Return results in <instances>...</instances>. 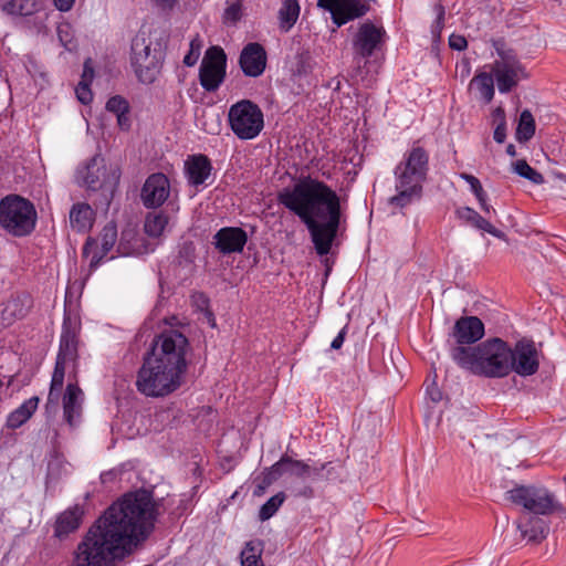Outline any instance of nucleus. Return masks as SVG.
<instances>
[{
	"mask_svg": "<svg viewBox=\"0 0 566 566\" xmlns=\"http://www.w3.org/2000/svg\"><path fill=\"white\" fill-rule=\"evenodd\" d=\"M158 515L153 493L145 489L125 494L88 528L70 566H115V560L151 533Z\"/></svg>",
	"mask_w": 566,
	"mask_h": 566,
	"instance_id": "1",
	"label": "nucleus"
},
{
	"mask_svg": "<svg viewBox=\"0 0 566 566\" xmlns=\"http://www.w3.org/2000/svg\"><path fill=\"white\" fill-rule=\"evenodd\" d=\"M277 200L306 226L315 251L331 252L340 224V198L324 181L311 176L301 178L293 188H284Z\"/></svg>",
	"mask_w": 566,
	"mask_h": 566,
	"instance_id": "2",
	"label": "nucleus"
},
{
	"mask_svg": "<svg viewBox=\"0 0 566 566\" xmlns=\"http://www.w3.org/2000/svg\"><path fill=\"white\" fill-rule=\"evenodd\" d=\"M453 361L476 376L502 378L510 374L511 347L499 337L489 338L476 346H452Z\"/></svg>",
	"mask_w": 566,
	"mask_h": 566,
	"instance_id": "3",
	"label": "nucleus"
},
{
	"mask_svg": "<svg viewBox=\"0 0 566 566\" xmlns=\"http://www.w3.org/2000/svg\"><path fill=\"white\" fill-rule=\"evenodd\" d=\"M429 154L419 145H413L405 153L401 161L395 167V189L397 193L389 198V205L405 208L420 200L423 185L428 179Z\"/></svg>",
	"mask_w": 566,
	"mask_h": 566,
	"instance_id": "4",
	"label": "nucleus"
},
{
	"mask_svg": "<svg viewBox=\"0 0 566 566\" xmlns=\"http://www.w3.org/2000/svg\"><path fill=\"white\" fill-rule=\"evenodd\" d=\"M184 374L145 355L137 371L135 386L139 394L150 398L169 396L180 388Z\"/></svg>",
	"mask_w": 566,
	"mask_h": 566,
	"instance_id": "5",
	"label": "nucleus"
},
{
	"mask_svg": "<svg viewBox=\"0 0 566 566\" xmlns=\"http://www.w3.org/2000/svg\"><path fill=\"white\" fill-rule=\"evenodd\" d=\"M38 212L29 199L19 195H8L0 200V228L9 235H30L36 226Z\"/></svg>",
	"mask_w": 566,
	"mask_h": 566,
	"instance_id": "6",
	"label": "nucleus"
},
{
	"mask_svg": "<svg viewBox=\"0 0 566 566\" xmlns=\"http://www.w3.org/2000/svg\"><path fill=\"white\" fill-rule=\"evenodd\" d=\"M189 349L188 338L179 331L169 329L155 337L146 355L185 375L188 368L186 355Z\"/></svg>",
	"mask_w": 566,
	"mask_h": 566,
	"instance_id": "7",
	"label": "nucleus"
},
{
	"mask_svg": "<svg viewBox=\"0 0 566 566\" xmlns=\"http://www.w3.org/2000/svg\"><path fill=\"white\" fill-rule=\"evenodd\" d=\"M164 52L160 44L153 46V42L145 32H138L132 41L130 62L138 80L151 84L160 73Z\"/></svg>",
	"mask_w": 566,
	"mask_h": 566,
	"instance_id": "8",
	"label": "nucleus"
},
{
	"mask_svg": "<svg viewBox=\"0 0 566 566\" xmlns=\"http://www.w3.org/2000/svg\"><path fill=\"white\" fill-rule=\"evenodd\" d=\"M228 118L234 135L244 140L255 138L264 126L261 108L249 99L233 104L229 109Z\"/></svg>",
	"mask_w": 566,
	"mask_h": 566,
	"instance_id": "9",
	"label": "nucleus"
},
{
	"mask_svg": "<svg viewBox=\"0 0 566 566\" xmlns=\"http://www.w3.org/2000/svg\"><path fill=\"white\" fill-rule=\"evenodd\" d=\"M77 358V337L74 331L65 327L60 339V348L56 356L54 370L50 384V390L46 400L49 406L57 407L61 391L64 385L65 369L69 361H75Z\"/></svg>",
	"mask_w": 566,
	"mask_h": 566,
	"instance_id": "10",
	"label": "nucleus"
},
{
	"mask_svg": "<svg viewBox=\"0 0 566 566\" xmlns=\"http://www.w3.org/2000/svg\"><path fill=\"white\" fill-rule=\"evenodd\" d=\"M506 496L535 515H549L562 509L555 495L543 486L520 485L507 491Z\"/></svg>",
	"mask_w": 566,
	"mask_h": 566,
	"instance_id": "11",
	"label": "nucleus"
},
{
	"mask_svg": "<svg viewBox=\"0 0 566 566\" xmlns=\"http://www.w3.org/2000/svg\"><path fill=\"white\" fill-rule=\"evenodd\" d=\"M227 55L222 48L210 46L199 67V82L207 92H216L226 78Z\"/></svg>",
	"mask_w": 566,
	"mask_h": 566,
	"instance_id": "12",
	"label": "nucleus"
},
{
	"mask_svg": "<svg viewBox=\"0 0 566 566\" xmlns=\"http://www.w3.org/2000/svg\"><path fill=\"white\" fill-rule=\"evenodd\" d=\"M511 350L510 373L515 371L522 377H528L538 371L541 352L534 340L522 338L515 343L513 348L511 347Z\"/></svg>",
	"mask_w": 566,
	"mask_h": 566,
	"instance_id": "13",
	"label": "nucleus"
},
{
	"mask_svg": "<svg viewBox=\"0 0 566 566\" xmlns=\"http://www.w3.org/2000/svg\"><path fill=\"white\" fill-rule=\"evenodd\" d=\"M117 227L114 221L107 222L97 238L88 237L83 247V255L90 258V269L95 270L102 260L114 248L117 241Z\"/></svg>",
	"mask_w": 566,
	"mask_h": 566,
	"instance_id": "14",
	"label": "nucleus"
},
{
	"mask_svg": "<svg viewBox=\"0 0 566 566\" xmlns=\"http://www.w3.org/2000/svg\"><path fill=\"white\" fill-rule=\"evenodd\" d=\"M317 4L331 12L337 27L365 15L370 9L366 0H318Z\"/></svg>",
	"mask_w": 566,
	"mask_h": 566,
	"instance_id": "15",
	"label": "nucleus"
},
{
	"mask_svg": "<svg viewBox=\"0 0 566 566\" xmlns=\"http://www.w3.org/2000/svg\"><path fill=\"white\" fill-rule=\"evenodd\" d=\"M386 32L382 28L376 27L373 22L366 21L360 24L353 39V48L356 56L360 59L370 57L379 50Z\"/></svg>",
	"mask_w": 566,
	"mask_h": 566,
	"instance_id": "16",
	"label": "nucleus"
},
{
	"mask_svg": "<svg viewBox=\"0 0 566 566\" xmlns=\"http://www.w3.org/2000/svg\"><path fill=\"white\" fill-rule=\"evenodd\" d=\"M169 193V179L166 175L157 172L146 179L140 198L146 208H158L168 199Z\"/></svg>",
	"mask_w": 566,
	"mask_h": 566,
	"instance_id": "17",
	"label": "nucleus"
},
{
	"mask_svg": "<svg viewBox=\"0 0 566 566\" xmlns=\"http://www.w3.org/2000/svg\"><path fill=\"white\" fill-rule=\"evenodd\" d=\"M247 242L248 234L240 227L221 228L212 237L213 247L223 255L241 253Z\"/></svg>",
	"mask_w": 566,
	"mask_h": 566,
	"instance_id": "18",
	"label": "nucleus"
},
{
	"mask_svg": "<svg viewBox=\"0 0 566 566\" xmlns=\"http://www.w3.org/2000/svg\"><path fill=\"white\" fill-rule=\"evenodd\" d=\"M266 51L258 42L245 44L239 56V65L245 76L259 77L266 67Z\"/></svg>",
	"mask_w": 566,
	"mask_h": 566,
	"instance_id": "19",
	"label": "nucleus"
},
{
	"mask_svg": "<svg viewBox=\"0 0 566 566\" xmlns=\"http://www.w3.org/2000/svg\"><path fill=\"white\" fill-rule=\"evenodd\" d=\"M484 324L478 316H461L455 321L451 336L454 346H470L484 336Z\"/></svg>",
	"mask_w": 566,
	"mask_h": 566,
	"instance_id": "20",
	"label": "nucleus"
},
{
	"mask_svg": "<svg viewBox=\"0 0 566 566\" xmlns=\"http://www.w3.org/2000/svg\"><path fill=\"white\" fill-rule=\"evenodd\" d=\"M84 513V506L80 504H75L60 513L54 523V537L62 541L76 532L82 524Z\"/></svg>",
	"mask_w": 566,
	"mask_h": 566,
	"instance_id": "21",
	"label": "nucleus"
},
{
	"mask_svg": "<svg viewBox=\"0 0 566 566\" xmlns=\"http://www.w3.org/2000/svg\"><path fill=\"white\" fill-rule=\"evenodd\" d=\"M526 77L528 74L518 61H505L495 71L497 88L501 93H509L521 78Z\"/></svg>",
	"mask_w": 566,
	"mask_h": 566,
	"instance_id": "22",
	"label": "nucleus"
},
{
	"mask_svg": "<svg viewBox=\"0 0 566 566\" xmlns=\"http://www.w3.org/2000/svg\"><path fill=\"white\" fill-rule=\"evenodd\" d=\"M106 168L104 159L99 156H94L87 165L78 171V177L83 184L91 190H97L105 185Z\"/></svg>",
	"mask_w": 566,
	"mask_h": 566,
	"instance_id": "23",
	"label": "nucleus"
},
{
	"mask_svg": "<svg viewBox=\"0 0 566 566\" xmlns=\"http://www.w3.org/2000/svg\"><path fill=\"white\" fill-rule=\"evenodd\" d=\"M83 391L77 384H69L63 396V413L66 422L73 427L82 412Z\"/></svg>",
	"mask_w": 566,
	"mask_h": 566,
	"instance_id": "24",
	"label": "nucleus"
},
{
	"mask_svg": "<svg viewBox=\"0 0 566 566\" xmlns=\"http://www.w3.org/2000/svg\"><path fill=\"white\" fill-rule=\"evenodd\" d=\"M517 528L524 538L535 544L544 541L549 532L548 523L536 515H527L521 518L517 523Z\"/></svg>",
	"mask_w": 566,
	"mask_h": 566,
	"instance_id": "25",
	"label": "nucleus"
},
{
	"mask_svg": "<svg viewBox=\"0 0 566 566\" xmlns=\"http://www.w3.org/2000/svg\"><path fill=\"white\" fill-rule=\"evenodd\" d=\"M211 169V163L207 156H192L186 164L189 184L192 186L202 185L210 176Z\"/></svg>",
	"mask_w": 566,
	"mask_h": 566,
	"instance_id": "26",
	"label": "nucleus"
},
{
	"mask_svg": "<svg viewBox=\"0 0 566 566\" xmlns=\"http://www.w3.org/2000/svg\"><path fill=\"white\" fill-rule=\"evenodd\" d=\"M70 227L76 232H86L93 227L95 213L85 202L74 203L70 210Z\"/></svg>",
	"mask_w": 566,
	"mask_h": 566,
	"instance_id": "27",
	"label": "nucleus"
},
{
	"mask_svg": "<svg viewBox=\"0 0 566 566\" xmlns=\"http://www.w3.org/2000/svg\"><path fill=\"white\" fill-rule=\"evenodd\" d=\"M457 212L460 219L470 223L474 228L483 230L497 239H506V235L503 231L496 229L492 223H490L485 218L479 214L474 209L470 207H464L459 209Z\"/></svg>",
	"mask_w": 566,
	"mask_h": 566,
	"instance_id": "28",
	"label": "nucleus"
},
{
	"mask_svg": "<svg viewBox=\"0 0 566 566\" xmlns=\"http://www.w3.org/2000/svg\"><path fill=\"white\" fill-rule=\"evenodd\" d=\"M39 403L38 397H31L25 400L20 407L13 410L7 418V426L10 429L20 428L24 424L35 412Z\"/></svg>",
	"mask_w": 566,
	"mask_h": 566,
	"instance_id": "29",
	"label": "nucleus"
},
{
	"mask_svg": "<svg viewBox=\"0 0 566 566\" xmlns=\"http://www.w3.org/2000/svg\"><path fill=\"white\" fill-rule=\"evenodd\" d=\"M300 11L301 8L296 0L283 1L277 12L279 27L281 31L289 32L293 28L298 19Z\"/></svg>",
	"mask_w": 566,
	"mask_h": 566,
	"instance_id": "30",
	"label": "nucleus"
},
{
	"mask_svg": "<svg viewBox=\"0 0 566 566\" xmlns=\"http://www.w3.org/2000/svg\"><path fill=\"white\" fill-rule=\"evenodd\" d=\"M42 8L40 0H10L2 6V10L12 15L28 17Z\"/></svg>",
	"mask_w": 566,
	"mask_h": 566,
	"instance_id": "31",
	"label": "nucleus"
},
{
	"mask_svg": "<svg viewBox=\"0 0 566 566\" xmlns=\"http://www.w3.org/2000/svg\"><path fill=\"white\" fill-rule=\"evenodd\" d=\"M263 544L261 541H249L240 554L241 566H264L262 560Z\"/></svg>",
	"mask_w": 566,
	"mask_h": 566,
	"instance_id": "32",
	"label": "nucleus"
},
{
	"mask_svg": "<svg viewBox=\"0 0 566 566\" xmlns=\"http://www.w3.org/2000/svg\"><path fill=\"white\" fill-rule=\"evenodd\" d=\"M169 222L168 216L164 211L148 213L145 220V232L149 237L158 238L164 232Z\"/></svg>",
	"mask_w": 566,
	"mask_h": 566,
	"instance_id": "33",
	"label": "nucleus"
},
{
	"mask_svg": "<svg viewBox=\"0 0 566 566\" xmlns=\"http://www.w3.org/2000/svg\"><path fill=\"white\" fill-rule=\"evenodd\" d=\"M535 134V119L528 109H524L520 115L516 128V139L518 142H528Z\"/></svg>",
	"mask_w": 566,
	"mask_h": 566,
	"instance_id": "34",
	"label": "nucleus"
},
{
	"mask_svg": "<svg viewBox=\"0 0 566 566\" xmlns=\"http://www.w3.org/2000/svg\"><path fill=\"white\" fill-rule=\"evenodd\" d=\"M287 455L284 454L281 459L270 468L264 469L261 472L260 478L264 481L265 486L272 485L277 481L284 473H286Z\"/></svg>",
	"mask_w": 566,
	"mask_h": 566,
	"instance_id": "35",
	"label": "nucleus"
},
{
	"mask_svg": "<svg viewBox=\"0 0 566 566\" xmlns=\"http://www.w3.org/2000/svg\"><path fill=\"white\" fill-rule=\"evenodd\" d=\"M471 84H474L481 96L486 103H490L494 96V81L491 74L480 73L473 77Z\"/></svg>",
	"mask_w": 566,
	"mask_h": 566,
	"instance_id": "36",
	"label": "nucleus"
},
{
	"mask_svg": "<svg viewBox=\"0 0 566 566\" xmlns=\"http://www.w3.org/2000/svg\"><path fill=\"white\" fill-rule=\"evenodd\" d=\"M514 172L518 176L539 185L544 181V177L536 169L532 168L526 160L520 159L512 164Z\"/></svg>",
	"mask_w": 566,
	"mask_h": 566,
	"instance_id": "37",
	"label": "nucleus"
},
{
	"mask_svg": "<svg viewBox=\"0 0 566 566\" xmlns=\"http://www.w3.org/2000/svg\"><path fill=\"white\" fill-rule=\"evenodd\" d=\"M285 501L284 492H279L275 495L271 496L260 509L259 518L261 521H266L271 518L280 509V506Z\"/></svg>",
	"mask_w": 566,
	"mask_h": 566,
	"instance_id": "38",
	"label": "nucleus"
},
{
	"mask_svg": "<svg viewBox=\"0 0 566 566\" xmlns=\"http://www.w3.org/2000/svg\"><path fill=\"white\" fill-rule=\"evenodd\" d=\"M57 38L61 44L70 52L76 49V41L74 31L69 22H63L57 25Z\"/></svg>",
	"mask_w": 566,
	"mask_h": 566,
	"instance_id": "39",
	"label": "nucleus"
},
{
	"mask_svg": "<svg viewBox=\"0 0 566 566\" xmlns=\"http://www.w3.org/2000/svg\"><path fill=\"white\" fill-rule=\"evenodd\" d=\"M202 45H203L202 39L200 38L199 34H196L189 43L188 53L184 57V64L186 66H193L197 63V61L201 54Z\"/></svg>",
	"mask_w": 566,
	"mask_h": 566,
	"instance_id": "40",
	"label": "nucleus"
},
{
	"mask_svg": "<svg viewBox=\"0 0 566 566\" xmlns=\"http://www.w3.org/2000/svg\"><path fill=\"white\" fill-rule=\"evenodd\" d=\"M287 462H286V473H290L292 475H295L297 478H307L311 472V465L301 461V460H294L291 457L287 455Z\"/></svg>",
	"mask_w": 566,
	"mask_h": 566,
	"instance_id": "41",
	"label": "nucleus"
},
{
	"mask_svg": "<svg viewBox=\"0 0 566 566\" xmlns=\"http://www.w3.org/2000/svg\"><path fill=\"white\" fill-rule=\"evenodd\" d=\"M106 109L115 115L120 113H129V104L120 95H115L107 101Z\"/></svg>",
	"mask_w": 566,
	"mask_h": 566,
	"instance_id": "42",
	"label": "nucleus"
},
{
	"mask_svg": "<svg viewBox=\"0 0 566 566\" xmlns=\"http://www.w3.org/2000/svg\"><path fill=\"white\" fill-rule=\"evenodd\" d=\"M242 18V4L240 1L231 3L223 13V21L226 23L235 24Z\"/></svg>",
	"mask_w": 566,
	"mask_h": 566,
	"instance_id": "43",
	"label": "nucleus"
},
{
	"mask_svg": "<svg viewBox=\"0 0 566 566\" xmlns=\"http://www.w3.org/2000/svg\"><path fill=\"white\" fill-rule=\"evenodd\" d=\"M135 237L134 231L132 230H125L122 232L118 245H117V252L122 255H129L134 252V248L129 244V241L132 238Z\"/></svg>",
	"mask_w": 566,
	"mask_h": 566,
	"instance_id": "44",
	"label": "nucleus"
},
{
	"mask_svg": "<svg viewBox=\"0 0 566 566\" xmlns=\"http://www.w3.org/2000/svg\"><path fill=\"white\" fill-rule=\"evenodd\" d=\"M434 11L437 13V19L432 25V34L439 36L441 33V30L443 29V21H444V7L441 3H438L434 6Z\"/></svg>",
	"mask_w": 566,
	"mask_h": 566,
	"instance_id": "45",
	"label": "nucleus"
},
{
	"mask_svg": "<svg viewBox=\"0 0 566 566\" xmlns=\"http://www.w3.org/2000/svg\"><path fill=\"white\" fill-rule=\"evenodd\" d=\"M76 96L83 104H88L92 101V93L88 88V84L83 80L76 88Z\"/></svg>",
	"mask_w": 566,
	"mask_h": 566,
	"instance_id": "46",
	"label": "nucleus"
},
{
	"mask_svg": "<svg viewBox=\"0 0 566 566\" xmlns=\"http://www.w3.org/2000/svg\"><path fill=\"white\" fill-rule=\"evenodd\" d=\"M449 45L453 50L462 51L468 46V41L463 35L452 34L449 38Z\"/></svg>",
	"mask_w": 566,
	"mask_h": 566,
	"instance_id": "47",
	"label": "nucleus"
},
{
	"mask_svg": "<svg viewBox=\"0 0 566 566\" xmlns=\"http://www.w3.org/2000/svg\"><path fill=\"white\" fill-rule=\"evenodd\" d=\"M323 467L325 468V471H324V480L325 481L329 482V481L338 480L339 474L332 462H325V463H323Z\"/></svg>",
	"mask_w": 566,
	"mask_h": 566,
	"instance_id": "48",
	"label": "nucleus"
},
{
	"mask_svg": "<svg viewBox=\"0 0 566 566\" xmlns=\"http://www.w3.org/2000/svg\"><path fill=\"white\" fill-rule=\"evenodd\" d=\"M493 138L499 144L504 143L506 138V123H497L493 133Z\"/></svg>",
	"mask_w": 566,
	"mask_h": 566,
	"instance_id": "49",
	"label": "nucleus"
},
{
	"mask_svg": "<svg viewBox=\"0 0 566 566\" xmlns=\"http://www.w3.org/2000/svg\"><path fill=\"white\" fill-rule=\"evenodd\" d=\"M151 1L155 3V6L159 10H161L164 12L171 11L177 3V0H151Z\"/></svg>",
	"mask_w": 566,
	"mask_h": 566,
	"instance_id": "50",
	"label": "nucleus"
},
{
	"mask_svg": "<svg viewBox=\"0 0 566 566\" xmlns=\"http://www.w3.org/2000/svg\"><path fill=\"white\" fill-rule=\"evenodd\" d=\"M324 471L325 468L323 467V463L319 467H311V472L307 478H311L313 481H325L324 480Z\"/></svg>",
	"mask_w": 566,
	"mask_h": 566,
	"instance_id": "51",
	"label": "nucleus"
},
{
	"mask_svg": "<svg viewBox=\"0 0 566 566\" xmlns=\"http://www.w3.org/2000/svg\"><path fill=\"white\" fill-rule=\"evenodd\" d=\"M117 124L123 130H128L130 128V119L128 113H120L116 115Z\"/></svg>",
	"mask_w": 566,
	"mask_h": 566,
	"instance_id": "52",
	"label": "nucleus"
},
{
	"mask_svg": "<svg viewBox=\"0 0 566 566\" xmlns=\"http://www.w3.org/2000/svg\"><path fill=\"white\" fill-rule=\"evenodd\" d=\"M75 0H53L57 10L66 12L72 9Z\"/></svg>",
	"mask_w": 566,
	"mask_h": 566,
	"instance_id": "53",
	"label": "nucleus"
},
{
	"mask_svg": "<svg viewBox=\"0 0 566 566\" xmlns=\"http://www.w3.org/2000/svg\"><path fill=\"white\" fill-rule=\"evenodd\" d=\"M345 335H346V327H344L339 333L338 335L333 339L332 344H331V347L333 349H339L343 344H344V340H345Z\"/></svg>",
	"mask_w": 566,
	"mask_h": 566,
	"instance_id": "54",
	"label": "nucleus"
},
{
	"mask_svg": "<svg viewBox=\"0 0 566 566\" xmlns=\"http://www.w3.org/2000/svg\"><path fill=\"white\" fill-rule=\"evenodd\" d=\"M427 392L430 396L431 400L438 402L441 400L442 395L441 391L432 385V387L427 388Z\"/></svg>",
	"mask_w": 566,
	"mask_h": 566,
	"instance_id": "55",
	"label": "nucleus"
},
{
	"mask_svg": "<svg viewBox=\"0 0 566 566\" xmlns=\"http://www.w3.org/2000/svg\"><path fill=\"white\" fill-rule=\"evenodd\" d=\"M494 123H506L505 113L502 107H497L493 111Z\"/></svg>",
	"mask_w": 566,
	"mask_h": 566,
	"instance_id": "56",
	"label": "nucleus"
},
{
	"mask_svg": "<svg viewBox=\"0 0 566 566\" xmlns=\"http://www.w3.org/2000/svg\"><path fill=\"white\" fill-rule=\"evenodd\" d=\"M258 479L260 480V482L256 484L255 490H254L253 493H254L255 496H261V495L264 494L265 490L269 486H265L264 481L260 476Z\"/></svg>",
	"mask_w": 566,
	"mask_h": 566,
	"instance_id": "57",
	"label": "nucleus"
},
{
	"mask_svg": "<svg viewBox=\"0 0 566 566\" xmlns=\"http://www.w3.org/2000/svg\"><path fill=\"white\" fill-rule=\"evenodd\" d=\"M298 496H303L305 499H311L314 496V490L311 486H304L298 493Z\"/></svg>",
	"mask_w": 566,
	"mask_h": 566,
	"instance_id": "58",
	"label": "nucleus"
},
{
	"mask_svg": "<svg viewBox=\"0 0 566 566\" xmlns=\"http://www.w3.org/2000/svg\"><path fill=\"white\" fill-rule=\"evenodd\" d=\"M460 178L463 179L464 181H467L470 186L475 184V180H479L475 176L467 174V172L460 174Z\"/></svg>",
	"mask_w": 566,
	"mask_h": 566,
	"instance_id": "59",
	"label": "nucleus"
},
{
	"mask_svg": "<svg viewBox=\"0 0 566 566\" xmlns=\"http://www.w3.org/2000/svg\"><path fill=\"white\" fill-rule=\"evenodd\" d=\"M474 196L478 199L479 203L488 201V195L484 189L479 190Z\"/></svg>",
	"mask_w": 566,
	"mask_h": 566,
	"instance_id": "60",
	"label": "nucleus"
},
{
	"mask_svg": "<svg viewBox=\"0 0 566 566\" xmlns=\"http://www.w3.org/2000/svg\"><path fill=\"white\" fill-rule=\"evenodd\" d=\"M480 208L482 209V211L486 214L491 213L492 212H495V209L492 208V206H490L488 203V201H484L482 203H480Z\"/></svg>",
	"mask_w": 566,
	"mask_h": 566,
	"instance_id": "61",
	"label": "nucleus"
},
{
	"mask_svg": "<svg viewBox=\"0 0 566 566\" xmlns=\"http://www.w3.org/2000/svg\"><path fill=\"white\" fill-rule=\"evenodd\" d=\"M17 306L18 300H12L7 304L6 311H10L12 314H15Z\"/></svg>",
	"mask_w": 566,
	"mask_h": 566,
	"instance_id": "62",
	"label": "nucleus"
},
{
	"mask_svg": "<svg viewBox=\"0 0 566 566\" xmlns=\"http://www.w3.org/2000/svg\"><path fill=\"white\" fill-rule=\"evenodd\" d=\"M198 301H200V306L201 307H203V306L207 307L208 304H209V300L202 293L198 294Z\"/></svg>",
	"mask_w": 566,
	"mask_h": 566,
	"instance_id": "63",
	"label": "nucleus"
},
{
	"mask_svg": "<svg viewBox=\"0 0 566 566\" xmlns=\"http://www.w3.org/2000/svg\"><path fill=\"white\" fill-rule=\"evenodd\" d=\"M471 188V191L475 195L479 190L483 189L480 180H475V184H473L472 186H470Z\"/></svg>",
	"mask_w": 566,
	"mask_h": 566,
	"instance_id": "64",
	"label": "nucleus"
}]
</instances>
